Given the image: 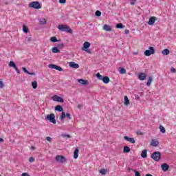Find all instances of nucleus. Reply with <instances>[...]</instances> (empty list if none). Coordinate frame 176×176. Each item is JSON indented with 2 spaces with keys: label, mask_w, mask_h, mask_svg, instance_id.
<instances>
[{
  "label": "nucleus",
  "mask_w": 176,
  "mask_h": 176,
  "mask_svg": "<svg viewBox=\"0 0 176 176\" xmlns=\"http://www.w3.org/2000/svg\"><path fill=\"white\" fill-rule=\"evenodd\" d=\"M58 30L63 32H68L69 34H72V29H71L69 26L67 25H63V24L58 25Z\"/></svg>",
  "instance_id": "1"
},
{
  "label": "nucleus",
  "mask_w": 176,
  "mask_h": 176,
  "mask_svg": "<svg viewBox=\"0 0 176 176\" xmlns=\"http://www.w3.org/2000/svg\"><path fill=\"white\" fill-rule=\"evenodd\" d=\"M96 78H98L99 80H102V82L106 85L109 83V77L108 76H103L101 74H100V73H97Z\"/></svg>",
  "instance_id": "2"
},
{
  "label": "nucleus",
  "mask_w": 176,
  "mask_h": 176,
  "mask_svg": "<svg viewBox=\"0 0 176 176\" xmlns=\"http://www.w3.org/2000/svg\"><path fill=\"white\" fill-rule=\"evenodd\" d=\"M162 157V153L159 151H155L151 154V159L155 162H159Z\"/></svg>",
  "instance_id": "3"
},
{
  "label": "nucleus",
  "mask_w": 176,
  "mask_h": 176,
  "mask_svg": "<svg viewBox=\"0 0 176 176\" xmlns=\"http://www.w3.org/2000/svg\"><path fill=\"white\" fill-rule=\"evenodd\" d=\"M47 120H50V123H53V124H56V116L54 113H51L47 115V117L45 118Z\"/></svg>",
  "instance_id": "4"
},
{
  "label": "nucleus",
  "mask_w": 176,
  "mask_h": 176,
  "mask_svg": "<svg viewBox=\"0 0 176 176\" xmlns=\"http://www.w3.org/2000/svg\"><path fill=\"white\" fill-rule=\"evenodd\" d=\"M30 8H32L33 9H41V4L38 1H33L29 4Z\"/></svg>",
  "instance_id": "5"
},
{
  "label": "nucleus",
  "mask_w": 176,
  "mask_h": 176,
  "mask_svg": "<svg viewBox=\"0 0 176 176\" xmlns=\"http://www.w3.org/2000/svg\"><path fill=\"white\" fill-rule=\"evenodd\" d=\"M89 47H90V43L85 41L83 44V47L82 48V50L83 52H86L87 53H91V52L90 50H89Z\"/></svg>",
  "instance_id": "6"
},
{
  "label": "nucleus",
  "mask_w": 176,
  "mask_h": 176,
  "mask_svg": "<svg viewBox=\"0 0 176 176\" xmlns=\"http://www.w3.org/2000/svg\"><path fill=\"white\" fill-rule=\"evenodd\" d=\"M151 54H155V48L153 47H149V50H146L144 52V55L149 57Z\"/></svg>",
  "instance_id": "7"
},
{
  "label": "nucleus",
  "mask_w": 176,
  "mask_h": 176,
  "mask_svg": "<svg viewBox=\"0 0 176 176\" xmlns=\"http://www.w3.org/2000/svg\"><path fill=\"white\" fill-rule=\"evenodd\" d=\"M8 67H10V68H14L17 74H20V70H19V68L17 67V66H16V63H14V62L10 61L8 64Z\"/></svg>",
  "instance_id": "8"
},
{
  "label": "nucleus",
  "mask_w": 176,
  "mask_h": 176,
  "mask_svg": "<svg viewBox=\"0 0 176 176\" xmlns=\"http://www.w3.org/2000/svg\"><path fill=\"white\" fill-rule=\"evenodd\" d=\"M56 162H59V163H65V162H67V159L63 155H57L56 157Z\"/></svg>",
  "instance_id": "9"
},
{
  "label": "nucleus",
  "mask_w": 176,
  "mask_h": 176,
  "mask_svg": "<svg viewBox=\"0 0 176 176\" xmlns=\"http://www.w3.org/2000/svg\"><path fill=\"white\" fill-rule=\"evenodd\" d=\"M52 100H53V101H56L57 102H64V99H63V98H61L57 95H54L52 97Z\"/></svg>",
  "instance_id": "10"
},
{
  "label": "nucleus",
  "mask_w": 176,
  "mask_h": 176,
  "mask_svg": "<svg viewBox=\"0 0 176 176\" xmlns=\"http://www.w3.org/2000/svg\"><path fill=\"white\" fill-rule=\"evenodd\" d=\"M157 19V18H156L155 16H151L148 19V21L147 22V23L148 24V25H153V24H155Z\"/></svg>",
  "instance_id": "11"
},
{
  "label": "nucleus",
  "mask_w": 176,
  "mask_h": 176,
  "mask_svg": "<svg viewBox=\"0 0 176 176\" xmlns=\"http://www.w3.org/2000/svg\"><path fill=\"white\" fill-rule=\"evenodd\" d=\"M124 140L128 141V142H130L131 144H135V140H134V138H129V136H124Z\"/></svg>",
  "instance_id": "12"
},
{
  "label": "nucleus",
  "mask_w": 176,
  "mask_h": 176,
  "mask_svg": "<svg viewBox=\"0 0 176 176\" xmlns=\"http://www.w3.org/2000/svg\"><path fill=\"white\" fill-rule=\"evenodd\" d=\"M138 79H140V80H145V79H146V74L145 73L139 74Z\"/></svg>",
  "instance_id": "13"
},
{
  "label": "nucleus",
  "mask_w": 176,
  "mask_h": 176,
  "mask_svg": "<svg viewBox=\"0 0 176 176\" xmlns=\"http://www.w3.org/2000/svg\"><path fill=\"white\" fill-rule=\"evenodd\" d=\"M69 67H71L72 68H74L75 69H78V68H79V65L78 63H76L75 62H70Z\"/></svg>",
  "instance_id": "14"
},
{
  "label": "nucleus",
  "mask_w": 176,
  "mask_h": 176,
  "mask_svg": "<svg viewBox=\"0 0 176 176\" xmlns=\"http://www.w3.org/2000/svg\"><path fill=\"white\" fill-rule=\"evenodd\" d=\"M162 170L166 173V171H168V168H170V166H168V164L164 163L162 164L161 166Z\"/></svg>",
  "instance_id": "15"
},
{
  "label": "nucleus",
  "mask_w": 176,
  "mask_h": 176,
  "mask_svg": "<svg viewBox=\"0 0 176 176\" xmlns=\"http://www.w3.org/2000/svg\"><path fill=\"white\" fill-rule=\"evenodd\" d=\"M151 145H152V146H157L159 145V141L153 139Z\"/></svg>",
  "instance_id": "16"
},
{
  "label": "nucleus",
  "mask_w": 176,
  "mask_h": 176,
  "mask_svg": "<svg viewBox=\"0 0 176 176\" xmlns=\"http://www.w3.org/2000/svg\"><path fill=\"white\" fill-rule=\"evenodd\" d=\"M147 153H148V151L146 150H143L141 153L142 157H143V159H145L146 157H147L148 156Z\"/></svg>",
  "instance_id": "17"
},
{
  "label": "nucleus",
  "mask_w": 176,
  "mask_h": 176,
  "mask_svg": "<svg viewBox=\"0 0 176 176\" xmlns=\"http://www.w3.org/2000/svg\"><path fill=\"white\" fill-rule=\"evenodd\" d=\"M55 111H58V112H63V111H64V109H63V107H61V105H57L55 107Z\"/></svg>",
  "instance_id": "18"
},
{
  "label": "nucleus",
  "mask_w": 176,
  "mask_h": 176,
  "mask_svg": "<svg viewBox=\"0 0 176 176\" xmlns=\"http://www.w3.org/2000/svg\"><path fill=\"white\" fill-rule=\"evenodd\" d=\"M103 30L104 31H112V28H111L110 25H104Z\"/></svg>",
  "instance_id": "19"
},
{
  "label": "nucleus",
  "mask_w": 176,
  "mask_h": 176,
  "mask_svg": "<svg viewBox=\"0 0 176 176\" xmlns=\"http://www.w3.org/2000/svg\"><path fill=\"white\" fill-rule=\"evenodd\" d=\"M79 156V149L76 148L74 152V158L76 159Z\"/></svg>",
  "instance_id": "20"
},
{
  "label": "nucleus",
  "mask_w": 176,
  "mask_h": 176,
  "mask_svg": "<svg viewBox=\"0 0 176 176\" xmlns=\"http://www.w3.org/2000/svg\"><path fill=\"white\" fill-rule=\"evenodd\" d=\"M162 53L164 56H168V54H170V50H168V49H165L162 50Z\"/></svg>",
  "instance_id": "21"
},
{
  "label": "nucleus",
  "mask_w": 176,
  "mask_h": 176,
  "mask_svg": "<svg viewBox=\"0 0 176 176\" xmlns=\"http://www.w3.org/2000/svg\"><path fill=\"white\" fill-rule=\"evenodd\" d=\"M78 83L80 85H87V80H83V79H78Z\"/></svg>",
  "instance_id": "22"
},
{
  "label": "nucleus",
  "mask_w": 176,
  "mask_h": 176,
  "mask_svg": "<svg viewBox=\"0 0 176 176\" xmlns=\"http://www.w3.org/2000/svg\"><path fill=\"white\" fill-rule=\"evenodd\" d=\"M130 151H131V149L130 148V147L125 146L124 147V153H129V152H130Z\"/></svg>",
  "instance_id": "23"
},
{
  "label": "nucleus",
  "mask_w": 176,
  "mask_h": 176,
  "mask_svg": "<svg viewBox=\"0 0 176 176\" xmlns=\"http://www.w3.org/2000/svg\"><path fill=\"white\" fill-rule=\"evenodd\" d=\"M66 118L65 112L62 111L61 115L60 116V120H64Z\"/></svg>",
  "instance_id": "24"
},
{
  "label": "nucleus",
  "mask_w": 176,
  "mask_h": 176,
  "mask_svg": "<svg viewBox=\"0 0 176 176\" xmlns=\"http://www.w3.org/2000/svg\"><path fill=\"white\" fill-rule=\"evenodd\" d=\"M38 21L42 25H45L46 24L47 21H46V19H43V18H41V19H38Z\"/></svg>",
  "instance_id": "25"
},
{
  "label": "nucleus",
  "mask_w": 176,
  "mask_h": 176,
  "mask_svg": "<svg viewBox=\"0 0 176 176\" xmlns=\"http://www.w3.org/2000/svg\"><path fill=\"white\" fill-rule=\"evenodd\" d=\"M52 53H60V50L57 47H54L52 48Z\"/></svg>",
  "instance_id": "26"
},
{
  "label": "nucleus",
  "mask_w": 176,
  "mask_h": 176,
  "mask_svg": "<svg viewBox=\"0 0 176 176\" xmlns=\"http://www.w3.org/2000/svg\"><path fill=\"white\" fill-rule=\"evenodd\" d=\"M32 86L33 89H36V87H38V82L36 81H33L32 82Z\"/></svg>",
  "instance_id": "27"
},
{
  "label": "nucleus",
  "mask_w": 176,
  "mask_h": 176,
  "mask_svg": "<svg viewBox=\"0 0 176 176\" xmlns=\"http://www.w3.org/2000/svg\"><path fill=\"white\" fill-rule=\"evenodd\" d=\"M130 104V100L127 96H124V105H129Z\"/></svg>",
  "instance_id": "28"
},
{
  "label": "nucleus",
  "mask_w": 176,
  "mask_h": 176,
  "mask_svg": "<svg viewBox=\"0 0 176 176\" xmlns=\"http://www.w3.org/2000/svg\"><path fill=\"white\" fill-rule=\"evenodd\" d=\"M120 74H121V75L126 74V69L120 67Z\"/></svg>",
  "instance_id": "29"
},
{
  "label": "nucleus",
  "mask_w": 176,
  "mask_h": 176,
  "mask_svg": "<svg viewBox=\"0 0 176 176\" xmlns=\"http://www.w3.org/2000/svg\"><path fill=\"white\" fill-rule=\"evenodd\" d=\"M51 42H53L54 43L56 42H58V40H57V38L56 36H52L50 38Z\"/></svg>",
  "instance_id": "30"
},
{
  "label": "nucleus",
  "mask_w": 176,
  "mask_h": 176,
  "mask_svg": "<svg viewBox=\"0 0 176 176\" xmlns=\"http://www.w3.org/2000/svg\"><path fill=\"white\" fill-rule=\"evenodd\" d=\"M55 69H56V71H60V72L64 71V69H63V67L58 65L55 66Z\"/></svg>",
  "instance_id": "31"
},
{
  "label": "nucleus",
  "mask_w": 176,
  "mask_h": 176,
  "mask_svg": "<svg viewBox=\"0 0 176 176\" xmlns=\"http://www.w3.org/2000/svg\"><path fill=\"white\" fill-rule=\"evenodd\" d=\"M160 130L161 131V133H162L163 134H164V133H166V129L164 128L163 126H160Z\"/></svg>",
  "instance_id": "32"
},
{
  "label": "nucleus",
  "mask_w": 176,
  "mask_h": 176,
  "mask_svg": "<svg viewBox=\"0 0 176 176\" xmlns=\"http://www.w3.org/2000/svg\"><path fill=\"white\" fill-rule=\"evenodd\" d=\"M152 80H153L152 78L150 77L146 82V86L148 87L151 86V83H152Z\"/></svg>",
  "instance_id": "33"
},
{
  "label": "nucleus",
  "mask_w": 176,
  "mask_h": 176,
  "mask_svg": "<svg viewBox=\"0 0 176 176\" xmlns=\"http://www.w3.org/2000/svg\"><path fill=\"white\" fill-rule=\"evenodd\" d=\"M95 16H96L97 17H100L101 16V12L100 10H97L95 12Z\"/></svg>",
  "instance_id": "34"
},
{
  "label": "nucleus",
  "mask_w": 176,
  "mask_h": 176,
  "mask_svg": "<svg viewBox=\"0 0 176 176\" xmlns=\"http://www.w3.org/2000/svg\"><path fill=\"white\" fill-rule=\"evenodd\" d=\"M123 27H124L123 26V24L122 23H120L116 25V28H123Z\"/></svg>",
  "instance_id": "35"
},
{
  "label": "nucleus",
  "mask_w": 176,
  "mask_h": 176,
  "mask_svg": "<svg viewBox=\"0 0 176 176\" xmlns=\"http://www.w3.org/2000/svg\"><path fill=\"white\" fill-rule=\"evenodd\" d=\"M100 174H102V175H105V174H107V170H106V169H101L100 170Z\"/></svg>",
  "instance_id": "36"
},
{
  "label": "nucleus",
  "mask_w": 176,
  "mask_h": 176,
  "mask_svg": "<svg viewBox=\"0 0 176 176\" xmlns=\"http://www.w3.org/2000/svg\"><path fill=\"white\" fill-rule=\"evenodd\" d=\"M23 32L27 34L28 32V28H27L25 25H23Z\"/></svg>",
  "instance_id": "37"
},
{
  "label": "nucleus",
  "mask_w": 176,
  "mask_h": 176,
  "mask_svg": "<svg viewBox=\"0 0 176 176\" xmlns=\"http://www.w3.org/2000/svg\"><path fill=\"white\" fill-rule=\"evenodd\" d=\"M49 68L53 69H56V65H53V64H50L48 65Z\"/></svg>",
  "instance_id": "38"
},
{
  "label": "nucleus",
  "mask_w": 176,
  "mask_h": 176,
  "mask_svg": "<svg viewBox=\"0 0 176 176\" xmlns=\"http://www.w3.org/2000/svg\"><path fill=\"white\" fill-rule=\"evenodd\" d=\"M66 118H67L69 120L72 119V117H71V114L69 113H66Z\"/></svg>",
  "instance_id": "39"
},
{
  "label": "nucleus",
  "mask_w": 176,
  "mask_h": 176,
  "mask_svg": "<svg viewBox=\"0 0 176 176\" xmlns=\"http://www.w3.org/2000/svg\"><path fill=\"white\" fill-rule=\"evenodd\" d=\"M133 171L135 173V176H141L140 172L137 171L135 169H134Z\"/></svg>",
  "instance_id": "40"
},
{
  "label": "nucleus",
  "mask_w": 176,
  "mask_h": 176,
  "mask_svg": "<svg viewBox=\"0 0 176 176\" xmlns=\"http://www.w3.org/2000/svg\"><path fill=\"white\" fill-rule=\"evenodd\" d=\"M29 162H30V163H32L33 162H35V158H34V157H30L29 158Z\"/></svg>",
  "instance_id": "41"
},
{
  "label": "nucleus",
  "mask_w": 176,
  "mask_h": 176,
  "mask_svg": "<svg viewBox=\"0 0 176 176\" xmlns=\"http://www.w3.org/2000/svg\"><path fill=\"white\" fill-rule=\"evenodd\" d=\"M170 72H172L173 74H175V72H176L175 68L171 67L170 68Z\"/></svg>",
  "instance_id": "42"
},
{
  "label": "nucleus",
  "mask_w": 176,
  "mask_h": 176,
  "mask_svg": "<svg viewBox=\"0 0 176 176\" xmlns=\"http://www.w3.org/2000/svg\"><path fill=\"white\" fill-rule=\"evenodd\" d=\"M62 137H63V138H65V137H67V138H71V136L67 134H63Z\"/></svg>",
  "instance_id": "43"
},
{
  "label": "nucleus",
  "mask_w": 176,
  "mask_h": 176,
  "mask_svg": "<svg viewBox=\"0 0 176 176\" xmlns=\"http://www.w3.org/2000/svg\"><path fill=\"white\" fill-rule=\"evenodd\" d=\"M3 82H2L1 80H0V89H3Z\"/></svg>",
  "instance_id": "44"
},
{
  "label": "nucleus",
  "mask_w": 176,
  "mask_h": 176,
  "mask_svg": "<svg viewBox=\"0 0 176 176\" xmlns=\"http://www.w3.org/2000/svg\"><path fill=\"white\" fill-rule=\"evenodd\" d=\"M22 69L25 74H28V70H27V68L23 67Z\"/></svg>",
  "instance_id": "45"
},
{
  "label": "nucleus",
  "mask_w": 176,
  "mask_h": 176,
  "mask_svg": "<svg viewBox=\"0 0 176 176\" xmlns=\"http://www.w3.org/2000/svg\"><path fill=\"white\" fill-rule=\"evenodd\" d=\"M46 140H47V141H48L49 142H52V138L47 136V137L46 138Z\"/></svg>",
  "instance_id": "46"
},
{
  "label": "nucleus",
  "mask_w": 176,
  "mask_h": 176,
  "mask_svg": "<svg viewBox=\"0 0 176 176\" xmlns=\"http://www.w3.org/2000/svg\"><path fill=\"white\" fill-rule=\"evenodd\" d=\"M58 47H60L61 49H63L64 47V44L63 43H60L58 45Z\"/></svg>",
  "instance_id": "47"
},
{
  "label": "nucleus",
  "mask_w": 176,
  "mask_h": 176,
  "mask_svg": "<svg viewBox=\"0 0 176 176\" xmlns=\"http://www.w3.org/2000/svg\"><path fill=\"white\" fill-rule=\"evenodd\" d=\"M77 108H78V109H81V108H83V104H78Z\"/></svg>",
  "instance_id": "48"
},
{
  "label": "nucleus",
  "mask_w": 176,
  "mask_h": 176,
  "mask_svg": "<svg viewBox=\"0 0 176 176\" xmlns=\"http://www.w3.org/2000/svg\"><path fill=\"white\" fill-rule=\"evenodd\" d=\"M60 3H65L67 2V0H59Z\"/></svg>",
  "instance_id": "49"
},
{
  "label": "nucleus",
  "mask_w": 176,
  "mask_h": 176,
  "mask_svg": "<svg viewBox=\"0 0 176 176\" xmlns=\"http://www.w3.org/2000/svg\"><path fill=\"white\" fill-rule=\"evenodd\" d=\"M137 134H138V135H142V132L139 131L137 132Z\"/></svg>",
  "instance_id": "50"
},
{
  "label": "nucleus",
  "mask_w": 176,
  "mask_h": 176,
  "mask_svg": "<svg viewBox=\"0 0 176 176\" xmlns=\"http://www.w3.org/2000/svg\"><path fill=\"white\" fill-rule=\"evenodd\" d=\"M129 30H124V34H126V35H127L129 34Z\"/></svg>",
  "instance_id": "51"
},
{
  "label": "nucleus",
  "mask_w": 176,
  "mask_h": 176,
  "mask_svg": "<svg viewBox=\"0 0 176 176\" xmlns=\"http://www.w3.org/2000/svg\"><path fill=\"white\" fill-rule=\"evenodd\" d=\"M28 75H35V73L28 72Z\"/></svg>",
  "instance_id": "52"
},
{
  "label": "nucleus",
  "mask_w": 176,
  "mask_h": 176,
  "mask_svg": "<svg viewBox=\"0 0 176 176\" xmlns=\"http://www.w3.org/2000/svg\"><path fill=\"white\" fill-rule=\"evenodd\" d=\"M31 41H32V38H31V37H28V42H31Z\"/></svg>",
  "instance_id": "53"
},
{
  "label": "nucleus",
  "mask_w": 176,
  "mask_h": 176,
  "mask_svg": "<svg viewBox=\"0 0 176 176\" xmlns=\"http://www.w3.org/2000/svg\"><path fill=\"white\" fill-rule=\"evenodd\" d=\"M131 5L134 6V5H135V2H131Z\"/></svg>",
  "instance_id": "54"
},
{
  "label": "nucleus",
  "mask_w": 176,
  "mask_h": 176,
  "mask_svg": "<svg viewBox=\"0 0 176 176\" xmlns=\"http://www.w3.org/2000/svg\"><path fill=\"white\" fill-rule=\"evenodd\" d=\"M0 142H3V139H2L1 138H0Z\"/></svg>",
  "instance_id": "55"
},
{
  "label": "nucleus",
  "mask_w": 176,
  "mask_h": 176,
  "mask_svg": "<svg viewBox=\"0 0 176 176\" xmlns=\"http://www.w3.org/2000/svg\"><path fill=\"white\" fill-rule=\"evenodd\" d=\"M146 176H153L151 174H146Z\"/></svg>",
  "instance_id": "56"
},
{
  "label": "nucleus",
  "mask_w": 176,
  "mask_h": 176,
  "mask_svg": "<svg viewBox=\"0 0 176 176\" xmlns=\"http://www.w3.org/2000/svg\"><path fill=\"white\" fill-rule=\"evenodd\" d=\"M129 1H131L132 2H135V1H137V0H129Z\"/></svg>",
  "instance_id": "57"
},
{
  "label": "nucleus",
  "mask_w": 176,
  "mask_h": 176,
  "mask_svg": "<svg viewBox=\"0 0 176 176\" xmlns=\"http://www.w3.org/2000/svg\"><path fill=\"white\" fill-rule=\"evenodd\" d=\"M32 149H35V147H34V146H32Z\"/></svg>",
  "instance_id": "58"
},
{
  "label": "nucleus",
  "mask_w": 176,
  "mask_h": 176,
  "mask_svg": "<svg viewBox=\"0 0 176 176\" xmlns=\"http://www.w3.org/2000/svg\"><path fill=\"white\" fill-rule=\"evenodd\" d=\"M130 170H131V169H130V168H129V171H130Z\"/></svg>",
  "instance_id": "59"
},
{
  "label": "nucleus",
  "mask_w": 176,
  "mask_h": 176,
  "mask_svg": "<svg viewBox=\"0 0 176 176\" xmlns=\"http://www.w3.org/2000/svg\"><path fill=\"white\" fill-rule=\"evenodd\" d=\"M0 176H1V175H0Z\"/></svg>",
  "instance_id": "60"
}]
</instances>
